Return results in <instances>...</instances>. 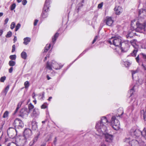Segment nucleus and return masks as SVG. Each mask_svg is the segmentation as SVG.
<instances>
[{
	"mask_svg": "<svg viewBox=\"0 0 146 146\" xmlns=\"http://www.w3.org/2000/svg\"><path fill=\"white\" fill-rule=\"evenodd\" d=\"M109 123H110L113 128L116 130H118L120 128V123L119 120L116 116L110 114L102 117L100 120L97 123L96 127L102 133L107 130Z\"/></svg>",
	"mask_w": 146,
	"mask_h": 146,
	"instance_id": "nucleus-1",
	"label": "nucleus"
},
{
	"mask_svg": "<svg viewBox=\"0 0 146 146\" xmlns=\"http://www.w3.org/2000/svg\"><path fill=\"white\" fill-rule=\"evenodd\" d=\"M63 65H61L54 60L52 61L47 62L46 64V68L49 70H52V68L56 70H58L61 69Z\"/></svg>",
	"mask_w": 146,
	"mask_h": 146,
	"instance_id": "nucleus-2",
	"label": "nucleus"
},
{
	"mask_svg": "<svg viewBox=\"0 0 146 146\" xmlns=\"http://www.w3.org/2000/svg\"><path fill=\"white\" fill-rule=\"evenodd\" d=\"M108 42L110 44H113L115 46L120 47L121 44V37H112L108 40Z\"/></svg>",
	"mask_w": 146,
	"mask_h": 146,
	"instance_id": "nucleus-3",
	"label": "nucleus"
},
{
	"mask_svg": "<svg viewBox=\"0 0 146 146\" xmlns=\"http://www.w3.org/2000/svg\"><path fill=\"white\" fill-rule=\"evenodd\" d=\"M96 128L97 131L99 132V134L98 135L102 136V135H104L105 136V138L106 142L108 143H111L112 142L113 139V136L112 135H110L107 133L108 129L104 132L102 133L100 131H99L97 128L96 127Z\"/></svg>",
	"mask_w": 146,
	"mask_h": 146,
	"instance_id": "nucleus-4",
	"label": "nucleus"
},
{
	"mask_svg": "<svg viewBox=\"0 0 146 146\" xmlns=\"http://www.w3.org/2000/svg\"><path fill=\"white\" fill-rule=\"evenodd\" d=\"M137 27L133 29H134L135 31L141 33H144L145 32L146 24L145 23H141L139 21H137L136 23Z\"/></svg>",
	"mask_w": 146,
	"mask_h": 146,
	"instance_id": "nucleus-5",
	"label": "nucleus"
},
{
	"mask_svg": "<svg viewBox=\"0 0 146 146\" xmlns=\"http://www.w3.org/2000/svg\"><path fill=\"white\" fill-rule=\"evenodd\" d=\"M129 43L128 41H125L121 42V44L120 46V48L122 52H125L128 51L129 47Z\"/></svg>",
	"mask_w": 146,
	"mask_h": 146,
	"instance_id": "nucleus-6",
	"label": "nucleus"
},
{
	"mask_svg": "<svg viewBox=\"0 0 146 146\" xmlns=\"http://www.w3.org/2000/svg\"><path fill=\"white\" fill-rule=\"evenodd\" d=\"M7 133L10 138L13 139L17 135V131L14 128L10 127L7 130Z\"/></svg>",
	"mask_w": 146,
	"mask_h": 146,
	"instance_id": "nucleus-7",
	"label": "nucleus"
},
{
	"mask_svg": "<svg viewBox=\"0 0 146 146\" xmlns=\"http://www.w3.org/2000/svg\"><path fill=\"white\" fill-rule=\"evenodd\" d=\"M130 134L134 136L135 138H137L141 135V131L138 129H135L134 128H132L130 131Z\"/></svg>",
	"mask_w": 146,
	"mask_h": 146,
	"instance_id": "nucleus-8",
	"label": "nucleus"
},
{
	"mask_svg": "<svg viewBox=\"0 0 146 146\" xmlns=\"http://www.w3.org/2000/svg\"><path fill=\"white\" fill-rule=\"evenodd\" d=\"M27 139L22 135L19 136L16 139V142L18 146H23L25 144Z\"/></svg>",
	"mask_w": 146,
	"mask_h": 146,
	"instance_id": "nucleus-9",
	"label": "nucleus"
},
{
	"mask_svg": "<svg viewBox=\"0 0 146 146\" xmlns=\"http://www.w3.org/2000/svg\"><path fill=\"white\" fill-rule=\"evenodd\" d=\"M142 140L139 138L132 139L129 143V145L131 146H138L139 145H142Z\"/></svg>",
	"mask_w": 146,
	"mask_h": 146,
	"instance_id": "nucleus-10",
	"label": "nucleus"
},
{
	"mask_svg": "<svg viewBox=\"0 0 146 146\" xmlns=\"http://www.w3.org/2000/svg\"><path fill=\"white\" fill-rule=\"evenodd\" d=\"M136 40H132L130 41L131 44L134 48L133 52L131 53V55L133 56H136L137 53L138 51L139 47L136 44Z\"/></svg>",
	"mask_w": 146,
	"mask_h": 146,
	"instance_id": "nucleus-11",
	"label": "nucleus"
},
{
	"mask_svg": "<svg viewBox=\"0 0 146 146\" xmlns=\"http://www.w3.org/2000/svg\"><path fill=\"white\" fill-rule=\"evenodd\" d=\"M13 125L15 127L22 128L24 126V124L22 121L19 118H16L14 121Z\"/></svg>",
	"mask_w": 146,
	"mask_h": 146,
	"instance_id": "nucleus-12",
	"label": "nucleus"
},
{
	"mask_svg": "<svg viewBox=\"0 0 146 146\" xmlns=\"http://www.w3.org/2000/svg\"><path fill=\"white\" fill-rule=\"evenodd\" d=\"M29 113L27 108H23L20 111L19 116L23 118H25L27 117Z\"/></svg>",
	"mask_w": 146,
	"mask_h": 146,
	"instance_id": "nucleus-13",
	"label": "nucleus"
},
{
	"mask_svg": "<svg viewBox=\"0 0 146 146\" xmlns=\"http://www.w3.org/2000/svg\"><path fill=\"white\" fill-rule=\"evenodd\" d=\"M32 135V131L30 129L26 128L25 129L23 136L27 139L31 138Z\"/></svg>",
	"mask_w": 146,
	"mask_h": 146,
	"instance_id": "nucleus-14",
	"label": "nucleus"
},
{
	"mask_svg": "<svg viewBox=\"0 0 146 146\" xmlns=\"http://www.w3.org/2000/svg\"><path fill=\"white\" fill-rule=\"evenodd\" d=\"M51 0H46L44 5L43 11L45 12H48Z\"/></svg>",
	"mask_w": 146,
	"mask_h": 146,
	"instance_id": "nucleus-15",
	"label": "nucleus"
},
{
	"mask_svg": "<svg viewBox=\"0 0 146 146\" xmlns=\"http://www.w3.org/2000/svg\"><path fill=\"white\" fill-rule=\"evenodd\" d=\"M40 114L39 110L36 108H34L31 114L32 117L34 118L38 117Z\"/></svg>",
	"mask_w": 146,
	"mask_h": 146,
	"instance_id": "nucleus-16",
	"label": "nucleus"
},
{
	"mask_svg": "<svg viewBox=\"0 0 146 146\" xmlns=\"http://www.w3.org/2000/svg\"><path fill=\"white\" fill-rule=\"evenodd\" d=\"M106 24L110 26H111L113 22L111 17H107L105 20Z\"/></svg>",
	"mask_w": 146,
	"mask_h": 146,
	"instance_id": "nucleus-17",
	"label": "nucleus"
},
{
	"mask_svg": "<svg viewBox=\"0 0 146 146\" xmlns=\"http://www.w3.org/2000/svg\"><path fill=\"white\" fill-rule=\"evenodd\" d=\"M37 123L35 121H33L29 124V127H31L33 130H36L37 128Z\"/></svg>",
	"mask_w": 146,
	"mask_h": 146,
	"instance_id": "nucleus-18",
	"label": "nucleus"
},
{
	"mask_svg": "<svg viewBox=\"0 0 146 146\" xmlns=\"http://www.w3.org/2000/svg\"><path fill=\"white\" fill-rule=\"evenodd\" d=\"M115 13L117 15H119L122 12V9L120 6L115 7L114 8Z\"/></svg>",
	"mask_w": 146,
	"mask_h": 146,
	"instance_id": "nucleus-19",
	"label": "nucleus"
},
{
	"mask_svg": "<svg viewBox=\"0 0 146 146\" xmlns=\"http://www.w3.org/2000/svg\"><path fill=\"white\" fill-rule=\"evenodd\" d=\"M40 135V134L39 133H38L36 135L35 137L33 139V141L31 142L30 143V144L31 145H33L37 141Z\"/></svg>",
	"mask_w": 146,
	"mask_h": 146,
	"instance_id": "nucleus-20",
	"label": "nucleus"
},
{
	"mask_svg": "<svg viewBox=\"0 0 146 146\" xmlns=\"http://www.w3.org/2000/svg\"><path fill=\"white\" fill-rule=\"evenodd\" d=\"M31 40V38L30 37H27L23 39L24 42L23 43L24 44L27 45L30 42Z\"/></svg>",
	"mask_w": 146,
	"mask_h": 146,
	"instance_id": "nucleus-21",
	"label": "nucleus"
},
{
	"mask_svg": "<svg viewBox=\"0 0 146 146\" xmlns=\"http://www.w3.org/2000/svg\"><path fill=\"white\" fill-rule=\"evenodd\" d=\"M59 36V33H56L54 35V36L52 38V41L53 43V44H54L55 42L56 41L57 38Z\"/></svg>",
	"mask_w": 146,
	"mask_h": 146,
	"instance_id": "nucleus-22",
	"label": "nucleus"
},
{
	"mask_svg": "<svg viewBox=\"0 0 146 146\" xmlns=\"http://www.w3.org/2000/svg\"><path fill=\"white\" fill-rule=\"evenodd\" d=\"M48 16V12H45L43 11L41 15V17H42L43 18H46Z\"/></svg>",
	"mask_w": 146,
	"mask_h": 146,
	"instance_id": "nucleus-23",
	"label": "nucleus"
},
{
	"mask_svg": "<svg viewBox=\"0 0 146 146\" xmlns=\"http://www.w3.org/2000/svg\"><path fill=\"white\" fill-rule=\"evenodd\" d=\"M21 56L22 58L24 59H26L27 56V53L25 52H22L21 54Z\"/></svg>",
	"mask_w": 146,
	"mask_h": 146,
	"instance_id": "nucleus-24",
	"label": "nucleus"
},
{
	"mask_svg": "<svg viewBox=\"0 0 146 146\" xmlns=\"http://www.w3.org/2000/svg\"><path fill=\"white\" fill-rule=\"evenodd\" d=\"M90 48H88L86 49L85 50H84L83 52L78 57V58L75 60L74 62L78 58H79L80 57L82 56L86 52L88 51V50Z\"/></svg>",
	"mask_w": 146,
	"mask_h": 146,
	"instance_id": "nucleus-25",
	"label": "nucleus"
},
{
	"mask_svg": "<svg viewBox=\"0 0 146 146\" xmlns=\"http://www.w3.org/2000/svg\"><path fill=\"white\" fill-rule=\"evenodd\" d=\"M141 135L146 139V129L145 128L141 131Z\"/></svg>",
	"mask_w": 146,
	"mask_h": 146,
	"instance_id": "nucleus-26",
	"label": "nucleus"
},
{
	"mask_svg": "<svg viewBox=\"0 0 146 146\" xmlns=\"http://www.w3.org/2000/svg\"><path fill=\"white\" fill-rule=\"evenodd\" d=\"M28 110H29V112L31 111L34 108V106L31 103H30L28 106Z\"/></svg>",
	"mask_w": 146,
	"mask_h": 146,
	"instance_id": "nucleus-27",
	"label": "nucleus"
},
{
	"mask_svg": "<svg viewBox=\"0 0 146 146\" xmlns=\"http://www.w3.org/2000/svg\"><path fill=\"white\" fill-rule=\"evenodd\" d=\"M131 64V62L128 61H127L124 62V64L125 66L127 67H129Z\"/></svg>",
	"mask_w": 146,
	"mask_h": 146,
	"instance_id": "nucleus-28",
	"label": "nucleus"
},
{
	"mask_svg": "<svg viewBox=\"0 0 146 146\" xmlns=\"http://www.w3.org/2000/svg\"><path fill=\"white\" fill-rule=\"evenodd\" d=\"M25 87L26 89H28L30 86V83L28 81L25 82L24 83Z\"/></svg>",
	"mask_w": 146,
	"mask_h": 146,
	"instance_id": "nucleus-29",
	"label": "nucleus"
},
{
	"mask_svg": "<svg viewBox=\"0 0 146 146\" xmlns=\"http://www.w3.org/2000/svg\"><path fill=\"white\" fill-rule=\"evenodd\" d=\"M50 47V44L46 45V46L44 48V52H46L48 51V50L49 49Z\"/></svg>",
	"mask_w": 146,
	"mask_h": 146,
	"instance_id": "nucleus-30",
	"label": "nucleus"
},
{
	"mask_svg": "<svg viewBox=\"0 0 146 146\" xmlns=\"http://www.w3.org/2000/svg\"><path fill=\"white\" fill-rule=\"evenodd\" d=\"M131 138L129 137H126L124 139V142L127 143H129H129L131 141Z\"/></svg>",
	"mask_w": 146,
	"mask_h": 146,
	"instance_id": "nucleus-31",
	"label": "nucleus"
},
{
	"mask_svg": "<svg viewBox=\"0 0 146 146\" xmlns=\"http://www.w3.org/2000/svg\"><path fill=\"white\" fill-rule=\"evenodd\" d=\"M9 88V86L8 85L3 91V92L5 93V95H6Z\"/></svg>",
	"mask_w": 146,
	"mask_h": 146,
	"instance_id": "nucleus-32",
	"label": "nucleus"
},
{
	"mask_svg": "<svg viewBox=\"0 0 146 146\" xmlns=\"http://www.w3.org/2000/svg\"><path fill=\"white\" fill-rule=\"evenodd\" d=\"M41 97V98H40V100H42L44 97V92H42L41 94H39L38 98H40Z\"/></svg>",
	"mask_w": 146,
	"mask_h": 146,
	"instance_id": "nucleus-33",
	"label": "nucleus"
},
{
	"mask_svg": "<svg viewBox=\"0 0 146 146\" xmlns=\"http://www.w3.org/2000/svg\"><path fill=\"white\" fill-rule=\"evenodd\" d=\"M134 31L133 30V31L131 32L128 33L127 35V37H131L132 36V35L133 34H134L135 35H136V33H135L133 32Z\"/></svg>",
	"mask_w": 146,
	"mask_h": 146,
	"instance_id": "nucleus-34",
	"label": "nucleus"
},
{
	"mask_svg": "<svg viewBox=\"0 0 146 146\" xmlns=\"http://www.w3.org/2000/svg\"><path fill=\"white\" fill-rule=\"evenodd\" d=\"M9 64L10 66H13L15 65V62L14 61L10 60L9 62Z\"/></svg>",
	"mask_w": 146,
	"mask_h": 146,
	"instance_id": "nucleus-35",
	"label": "nucleus"
},
{
	"mask_svg": "<svg viewBox=\"0 0 146 146\" xmlns=\"http://www.w3.org/2000/svg\"><path fill=\"white\" fill-rule=\"evenodd\" d=\"M7 146H18L17 143L16 144L15 143L12 142L11 143H8Z\"/></svg>",
	"mask_w": 146,
	"mask_h": 146,
	"instance_id": "nucleus-36",
	"label": "nucleus"
},
{
	"mask_svg": "<svg viewBox=\"0 0 146 146\" xmlns=\"http://www.w3.org/2000/svg\"><path fill=\"white\" fill-rule=\"evenodd\" d=\"M9 112L8 111H5L3 114V117L4 118L7 117L9 115Z\"/></svg>",
	"mask_w": 146,
	"mask_h": 146,
	"instance_id": "nucleus-37",
	"label": "nucleus"
},
{
	"mask_svg": "<svg viewBox=\"0 0 146 146\" xmlns=\"http://www.w3.org/2000/svg\"><path fill=\"white\" fill-rule=\"evenodd\" d=\"M131 73H132V77L133 78V75H134L136 73H137L138 72V70L137 69L135 70H133L131 71Z\"/></svg>",
	"mask_w": 146,
	"mask_h": 146,
	"instance_id": "nucleus-38",
	"label": "nucleus"
},
{
	"mask_svg": "<svg viewBox=\"0 0 146 146\" xmlns=\"http://www.w3.org/2000/svg\"><path fill=\"white\" fill-rule=\"evenodd\" d=\"M48 104L46 103H44L41 106L42 109H45L47 108Z\"/></svg>",
	"mask_w": 146,
	"mask_h": 146,
	"instance_id": "nucleus-39",
	"label": "nucleus"
},
{
	"mask_svg": "<svg viewBox=\"0 0 146 146\" xmlns=\"http://www.w3.org/2000/svg\"><path fill=\"white\" fill-rule=\"evenodd\" d=\"M12 33L11 31H9L7 33L6 36L7 38L10 37L12 35Z\"/></svg>",
	"mask_w": 146,
	"mask_h": 146,
	"instance_id": "nucleus-40",
	"label": "nucleus"
},
{
	"mask_svg": "<svg viewBox=\"0 0 146 146\" xmlns=\"http://www.w3.org/2000/svg\"><path fill=\"white\" fill-rule=\"evenodd\" d=\"M140 56H141V57H143L145 61L146 62V54L143 53H141L140 54Z\"/></svg>",
	"mask_w": 146,
	"mask_h": 146,
	"instance_id": "nucleus-41",
	"label": "nucleus"
},
{
	"mask_svg": "<svg viewBox=\"0 0 146 146\" xmlns=\"http://www.w3.org/2000/svg\"><path fill=\"white\" fill-rule=\"evenodd\" d=\"M21 26V25L20 23H18L15 29V31H17L20 28Z\"/></svg>",
	"mask_w": 146,
	"mask_h": 146,
	"instance_id": "nucleus-42",
	"label": "nucleus"
},
{
	"mask_svg": "<svg viewBox=\"0 0 146 146\" xmlns=\"http://www.w3.org/2000/svg\"><path fill=\"white\" fill-rule=\"evenodd\" d=\"M9 58L12 60H15L16 58V56L15 55H10Z\"/></svg>",
	"mask_w": 146,
	"mask_h": 146,
	"instance_id": "nucleus-43",
	"label": "nucleus"
},
{
	"mask_svg": "<svg viewBox=\"0 0 146 146\" xmlns=\"http://www.w3.org/2000/svg\"><path fill=\"white\" fill-rule=\"evenodd\" d=\"M6 77L5 76H3L1 77L0 78V81L1 82H3L6 80Z\"/></svg>",
	"mask_w": 146,
	"mask_h": 146,
	"instance_id": "nucleus-44",
	"label": "nucleus"
},
{
	"mask_svg": "<svg viewBox=\"0 0 146 146\" xmlns=\"http://www.w3.org/2000/svg\"><path fill=\"white\" fill-rule=\"evenodd\" d=\"M16 4L15 3H13V4L11 5V10H14L16 7Z\"/></svg>",
	"mask_w": 146,
	"mask_h": 146,
	"instance_id": "nucleus-45",
	"label": "nucleus"
},
{
	"mask_svg": "<svg viewBox=\"0 0 146 146\" xmlns=\"http://www.w3.org/2000/svg\"><path fill=\"white\" fill-rule=\"evenodd\" d=\"M15 24L14 22H13L11 23V29H13L15 27Z\"/></svg>",
	"mask_w": 146,
	"mask_h": 146,
	"instance_id": "nucleus-46",
	"label": "nucleus"
},
{
	"mask_svg": "<svg viewBox=\"0 0 146 146\" xmlns=\"http://www.w3.org/2000/svg\"><path fill=\"white\" fill-rule=\"evenodd\" d=\"M119 110L121 111V113L120 114L119 113L118 114V116L119 117H121L122 115L123 114V111L122 108H121V109L120 110Z\"/></svg>",
	"mask_w": 146,
	"mask_h": 146,
	"instance_id": "nucleus-47",
	"label": "nucleus"
},
{
	"mask_svg": "<svg viewBox=\"0 0 146 146\" xmlns=\"http://www.w3.org/2000/svg\"><path fill=\"white\" fill-rule=\"evenodd\" d=\"M134 87V86H133L132 88L129 91L130 94V97L132 96V94H133V92Z\"/></svg>",
	"mask_w": 146,
	"mask_h": 146,
	"instance_id": "nucleus-48",
	"label": "nucleus"
},
{
	"mask_svg": "<svg viewBox=\"0 0 146 146\" xmlns=\"http://www.w3.org/2000/svg\"><path fill=\"white\" fill-rule=\"evenodd\" d=\"M140 56V54L139 55H138L135 58V59L136 60V62L138 63H139V56Z\"/></svg>",
	"mask_w": 146,
	"mask_h": 146,
	"instance_id": "nucleus-49",
	"label": "nucleus"
},
{
	"mask_svg": "<svg viewBox=\"0 0 146 146\" xmlns=\"http://www.w3.org/2000/svg\"><path fill=\"white\" fill-rule=\"evenodd\" d=\"M137 100H136L135 99H134V102H133V105L137 106Z\"/></svg>",
	"mask_w": 146,
	"mask_h": 146,
	"instance_id": "nucleus-50",
	"label": "nucleus"
},
{
	"mask_svg": "<svg viewBox=\"0 0 146 146\" xmlns=\"http://www.w3.org/2000/svg\"><path fill=\"white\" fill-rule=\"evenodd\" d=\"M103 5V2H102L100 3L98 5V9H100L102 7Z\"/></svg>",
	"mask_w": 146,
	"mask_h": 146,
	"instance_id": "nucleus-51",
	"label": "nucleus"
},
{
	"mask_svg": "<svg viewBox=\"0 0 146 146\" xmlns=\"http://www.w3.org/2000/svg\"><path fill=\"white\" fill-rule=\"evenodd\" d=\"M38 21V20L37 19H35L34 22V25L36 26L37 25V23Z\"/></svg>",
	"mask_w": 146,
	"mask_h": 146,
	"instance_id": "nucleus-52",
	"label": "nucleus"
},
{
	"mask_svg": "<svg viewBox=\"0 0 146 146\" xmlns=\"http://www.w3.org/2000/svg\"><path fill=\"white\" fill-rule=\"evenodd\" d=\"M27 3V1L26 0H23L22 1V4L24 5H25Z\"/></svg>",
	"mask_w": 146,
	"mask_h": 146,
	"instance_id": "nucleus-53",
	"label": "nucleus"
},
{
	"mask_svg": "<svg viewBox=\"0 0 146 146\" xmlns=\"http://www.w3.org/2000/svg\"><path fill=\"white\" fill-rule=\"evenodd\" d=\"M15 44H14L12 46V52H13L15 51Z\"/></svg>",
	"mask_w": 146,
	"mask_h": 146,
	"instance_id": "nucleus-54",
	"label": "nucleus"
},
{
	"mask_svg": "<svg viewBox=\"0 0 146 146\" xmlns=\"http://www.w3.org/2000/svg\"><path fill=\"white\" fill-rule=\"evenodd\" d=\"M9 19L8 18H7L5 19V21H4V25H5L7 23H8V22L9 21Z\"/></svg>",
	"mask_w": 146,
	"mask_h": 146,
	"instance_id": "nucleus-55",
	"label": "nucleus"
},
{
	"mask_svg": "<svg viewBox=\"0 0 146 146\" xmlns=\"http://www.w3.org/2000/svg\"><path fill=\"white\" fill-rule=\"evenodd\" d=\"M135 21V20H134L133 21H131V28H133V26L134 25L133 23Z\"/></svg>",
	"mask_w": 146,
	"mask_h": 146,
	"instance_id": "nucleus-56",
	"label": "nucleus"
},
{
	"mask_svg": "<svg viewBox=\"0 0 146 146\" xmlns=\"http://www.w3.org/2000/svg\"><path fill=\"white\" fill-rule=\"evenodd\" d=\"M13 70V67H11L9 69V72L10 73H11L12 72Z\"/></svg>",
	"mask_w": 146,
	"mask_h": 146,
	"instance_id": "nucleus-57",
	"label": "nucleus"
},
{
	"mask_svg": "<svg viewBox=\"0 0 146 146\" xmlns=\"http://www.w3.org/2000/svg\"><path fill=\"white\" fill-rule=\"evenodd\" d=\"M22 103H19L17 106V108H19L21 107V105Z\"/></svg>",
	"mask_w": 146,
	"mask_h": 146,
	"instance_id": "nucleus-58",
	"label": "nucleus"
},
{
	"mask_svg": "<svg viewBox=\"0 0 146 146\" xmlns=\"http://www.w3.org/2000/svg\"><path fill=\"white\" fill-rule=\"evenodd\" d=\"M57 140V138L56 137H55L53 141L55 145L56 144Z\"/></svg>",
	"mask_w": 146,
	"mask_h": 146,
	"instance_id": "nucleus-59",
	"label": "nucleus"
},
{
	"mask_svg": "<svg viewBox=\"0 0 146 146\" xmlns=\"http://www.w3.org/2000/svg\"><path fill=\"white\" fill-rule=\"evenodd\" d=\"M13 40L14 41V43H15V42L17 40V38L16 36H14Z\"/></svg>",
	"mask_w": 146,
	"mask_h": 146,
	"instance_id": "nucleus-60",
	"label": "nucleus"
},
{
	"mask_svg": "<svg viewBox=\"0 0 146 146\" xmlns=\"http://www.w3.org/2000/svg\"><path fill=\"white\" fill-rule=\"evenodd\" d=\"M32 96H33V98L34 99H36L35 97V93L34 92L33 94H32Z\"/></svg>",
	"mask_w": 146,
	"mask_h": 146,
	"instance_id": "nucleus-61",
	"label": "nucleus"
},
{
	"mask_svg": "<svg viewBox=\"0 0 146 146\" xmlns=\"http://www.w3.org/2000/svg\"><path fill=\"white\" fill-rule=\"evenodd\" d=\"M55 72L54 71H53L51 73V74L52 76H54L55 75Z\"/></svg>",
	"mask_w": 146,
	"mask_h": 146,
	"instance_id": "nucleus-62",
	"label": "nucleus"
},
{
	"mask_svg": "<svg viewBox=\"0 0 146 146\" xmlns=\"http://www.w3.org/2000/svg\"><path fill=\"white\" fill-rule=\"evenodd\" d=\"M49 56V55L47 54L46 55V56L45 57L44 59V61L46 60H47V57H48Z\"/></svg>",
	"mask_w": 146,
	"mask_h": 146,
	"instance_id": "nucleus-63",
	"label": "nucleus"
},
{
	"mask_svg": "<svg viewBox=\"0 0 146 146\" xmlns=\"http://www.w3.org/2000/svg\"><path fill=\"white\" fill-rule=\"evenodd\" d=\"M46 78L48 80H49L51 78L48 75H47Z\"/></svg>",
	"mask_w": 146,
	"mask_h": 146,
	"instance_id": "nucleus-64",
	"label": "nucleus"
}]
</instances>
